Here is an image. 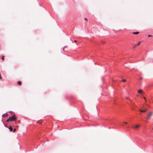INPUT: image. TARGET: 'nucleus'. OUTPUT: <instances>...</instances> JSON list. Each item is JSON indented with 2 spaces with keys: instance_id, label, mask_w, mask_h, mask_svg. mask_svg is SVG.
<instances>
[{
  "instance_id": "nucleus-13",
  "label": "nucleus",
  "mask_w": 153,
  "mask_h": 153,
  "mask_svg": "<svg viewBox=\"0 0 153 153\" xmlns=\"http://www.w3.org/2000/svg\"><path fill=\"white\" fill-rule=\"evenodd\" d=\"M152 36V35H151V34H149L148 35V37L150 36Z\"/></svg>"
},
{
  "instance_id": "nucleus-6",
  "label": "nucleus",
  "mask_w": 153,
  "mask_h": 153,
  "mask_svg": "<svg viewBox=\"0 0 153 153\" xmlns=\"http://www.w3.org/2000/svg\"><path fill=\"white\" fill-rule=\"evenodd\" d=\"M138 92L139 93H141L142 92V90L141 89H140L138 90Z\"/></svg>"
},
{
  "instance_id": "nucleus-17",
  "label": "nucleus",
  "mask_w": 153,
  "mask_h": 153,
  "mask_svg": "<svg viewBox=\"0 0 153 153\" xmlns=\"http://www.w3.org/2000/svg\"><path fill=\"white\" fill-rule=\"evenodd\" d=\"M66 47H65L64 48H63V50H64V48H66Z\"/></svg>"
},
{
  "instance_id": "nucleus-1",
  "label": "nucleus",
  "mask_w": 153,
  "mask_h": 153,
  "mask_svg": "<svg viewBox=\"0 0 153 153\" xmlns=\"http://www.w3.org/2000/svg\"><path fill=\"white\" fill-rule=\"evenodd\" d=\"M16 118L14 116H12L10 117L8 119L6 120L7 122H8L9 121H12V120H15Z\"/></svg>"
},
{
  "instance_id": "nucleus-14",
  "label": "nucleus",
  "mask_w": 153,
  "mask_h": 153,
  "mask_svg": "<svg viewBox=\"0 0 153 153\" xmlns=\"http://www.w3.org/2000/svg\"><path fill=\"white\" fill-rule=\"evenodd\" d=\"M16 131V129L15 128H14L13 129V132H15Z\"/></svg>"
},
{
  "instance_id": "nucleus-7",
  "label": "nucleus",
  "mask_w": 153,
  "mask_h": 153,
  "mask_svg": "<svg viewBox=\"0 0 153 153\" xmlns=\"http://www.w3.org/2000/svg\"><path fill=\"white\" fill-rule=\"evenodd\" d=\"M140 42H139L136 45H135V47L137 46H139L140 44Z\"/></svg>"
},
{
  "instance_id": "nucleus-4",
  "label": "nucleus",
  "mask_w": 153,
  "mask_h": 153,
  "mask_svg": "<svg viewBox=\"0 0 153 153\" xmlns=\"http://www.w3.org/2000/svg\"><path fill=\"white\" fill-rule=\"evenodd\" d=\"M139 111L140 112H145L147 111V110L145 109L144 110H140Z\"/></svg>"
},
{
  "instance_id": "nucleus-22",
  "label": "nucleus",
  "mask_w": 153,
  "mask_h": 153,
  "mask_svg": "<svg viewBox=\"0 0 153 153\" xmlns=\"http://www.w3.org/2000/svg\"><path fill=\"white\" fill-rule=\"evenodd\" d=\"M125 123H126V124H127V123H126V122H125Z\"/></svg>"
},
{
  "instance_id": "nucleus-18",
  "label": "nucleus",
  "mask_w": 153,
  "mask_h": 153,
  "mask_svg": "<svg viewBox=\"0 0 153 153\" xmlns=\"http://www.w3.org/2000/svg\"><path fill=\"white\" fill-rule=\"evenodd\" d=\"M143 98L144 99H145V100H146V98H145V97H143Z\"/></svg>"
},
{
  "instance_id": "nucleus-8",
  "label": "nucleus",
  "mask_w": 153,
  "mask_h": 153,
  "mask_svg": "<svg viewBox=\"0 0 153 153\" xmlns=\"http://www.w3.org/2000/svg\"><path fill=\"white\" fill-rule=\"evenodd\" d=\"M9 129L11 131H12L13 130L11 126L9 128Z\"/></svg>"
},
{
  "instance_id": "nucleus-12",
  "label": "nucleus",
  "mask_w": 153,
  "mask_h": 153,
  "mask_svg": "<svg viewBox=\"0 0 153 153\" xmlns=\"http://www.w3.org/2000/svg\"><path fill=\"white\" fill-rule=\"evenodd\" d=\"M122 81L123 82H125L126 81V79H123Z\"/></svg>"
},
{
  "instance_id": "nucleus-16",
  "label": "nucleus",
  "mask_w": 153,
  "mask_h": 153,
  "mask_svg": "<svg viewBox=\"0 0 153 153\" xmlns=\"http://www.w3.org/2000/svg\"><path fill=\"white\" fill-rule=\"evenodd\" d=\"M84 19L85 20H87V19L86 18H85Z\"/></svg>"
},
{
  "instance_id": "nucleus-3",
  "label": "nucleus",
  "mask_w": 153,
  "mask_h": 153,
  "mask_svg": "<svg viewBox=\"0 0 153 153\" xmlns=\"http://www.w3.org/2000/svg\"><path fill=\"white\" fill-rule=\"evenodd\" d=\"M8 116V114L7 113H5L4 114H3L2 115V117H7V116Z\"/></svg>"
},
{
  "instance_id": "nucleus-9",
  "label": "nucleus",
  "mask_w": 153,
  "mask_h": 153,
  "mask_svg": "<svg viewBox=\"0 0 153 153\" xmlns=\"http://www.w3.org/2000/svg\"><path fill=\"white\" fill-rule=\"evenodd\" d=\"M140 126L139 125H137V126H136L134 128H138Z\"/></svg>"
},
{
  "instance_id": "nucleus-19",
  "label": "nucleus",
  "mask_w": 153,
  "mask_h": 153,
  "mask_svg": "<svg viewBox=\"0 0 153 153\" xmlns=\"http://www.w3.org/2000/svg\"><path fill=\"white\" fill-rule=\"evenodd\" d=\"M74 42H77V41L76 40H74Z\"/></svg>"
},
{
  "instance_id": "nucleus-2",
  "label": "nucleus",
  "mask_w": 153,
  "mask_h": 153,
  "mask_svg": "<svg viewBox=\"0 0 153 153\" xmlns=\"http://www.w3.org/2000/svg\"><path fill=\"white\" fill-rule=\"evenodd\" d=\"M153 113L152 112H151L149 114V115L147 116V119L148 120H149L150 119Z\"/></svg>"
},
{
  "instance_id": "nucleus-21",
  "label": "nucleus",
  "mask_w": 153,
  "mask_h": 153,
  "mask_svg": "<svg viewBox=\"0 0 153 153\" xmlns=\"http://www.w3.org/2000/svg\"><path fill=\"white\" fill-rule=\"evenodd\" d=\"M12 112V111H9V112Z\"/></svg>"
},
{
  "instance_id": "nucleus-24",
  "label": "nucleus",
  "mask_w": 153,
  "mask_h": 153,
  "mask_svg": "<svg viewBox=\"0 0 153 153\" xmlns=\"http://www.w3.org/2000/svg\"><path fill=\"white\" fill-rule=\"evenodd\" d=\"M152 129H153V127L152 128Z\"/></svg>"
},
{
  "instance_id": "nucleus-11",
  "label": "nucleus",
  "mask_w": 153,
  "mask_h": 153,
  "mask_svg": "<svg viewBox=\"0 0 153 153\" xmlns=\"http://www.w3.org/2000/svg\"><path fill=\"white\" fill-rule=\"evenodd\" d=\"M1 59H4V56H2Z\"/></svg>"
},
{
  "instance_id": "nucleus-20",
  "label": "nucleus",
  "mask_w": 153,
  "mask_h": 153,
  "mask_svg": "<svg viewBox=\"0 0 153 153\" xmlns=\"http://www.w3.org/2000/svg\"><path fill=\"white\" fill-rule=\"evenodd\" d=\"M140 79V80H142V78L141 77Z\"/></svg>"
},
{
  "instance_id": "nucleus-15",
  "label": "nucleus",
  "mask_w": 153,
  "mask_h": 153,
  "mask_svg": "<svg viewBox=\"0 0 153 153\" xmlns=\"http://www.w3.org/2000/svg\"><path fill=\"white\" fill-rule=\"evenodd\" d=\"M126 99H127V100H128V99H129V98H128V97H126Z\"/></svg>"
},
{
  "instance_id": "nucleus-10",
  "label": "nucleus",
  "mask_w": 153,
  "mask_h": 153,
  "mask_svg": "<svg viewBox=\"0 0 153 153\" xmlns=\"http://www.w3.org/2000/svg\"><path fill=\"white\" fill-rule=\"evenodd\" d=\"M18 83L19 85H20L21 84V82L20 81H19L18 82Z\"/></svg>"
},
{
  "instance_id": "nucleus-5",
  "label": "nucleus",
  "mask_w": 153,
  "mask_h": 153,
  "mask_svg": "<svg viewBox=\"0 0 153 153\" xmlns=\"http://www.w3.org/2000/svg\"><path fill=\"white\" fill-rule=\"evenodd\" d=\"M133 33L134 34H137L139 33V32H134Z\"/></svg>"
},
{
  "instance_id": "nucleus-23",
  "label": "nucleus",
  "mask_w": 153,
  "mask_h": 153,
  "mask_svg": "<svg viewBox=\"0 0 153 153\" xmlns=\"http://www.w3.org/2000/svg\"><path fill=\"white\" fill-rule=\"evenodd\" d=\"M152 129H153V127L152 128Z\"/></svg>"
}]
</instances>
